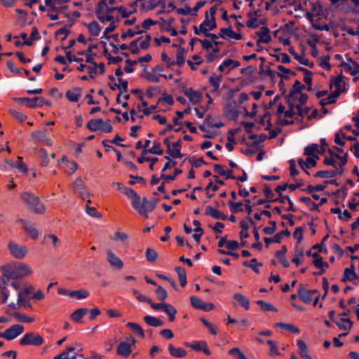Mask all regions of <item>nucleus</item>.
<instances>
[{
	"instance_id": "obj_30",
	"label": "nucleus",
	"mask_w": 359,
	"mask_h": 359,
	"mask_svg": "<svg viewBox=\"0 0 359 359\" xmlns=\"http://www.w3.org/2000/svg\"><path fill=\"white\" fill-rule=\"evenodd\" d=\"M227 205L232 214L243 212V208H242L243 203L242 201L233 202V201H229Z\"/></svg>"
},
{
	"instance_id": "obj_48",
	"label": "nucleus",
	"mask_w": 359,
	"mask_h": 359,
	"mask_svg": "<svg viewBox=\"0 0 359 359\" xmlns=\"http://www.w3.org/2000/svg\"><path fill=\"white\" fill-rule=\"evenodd\" d=\"M263 74L269 76L271 80H273L276 76H278V77H280L282 79H288V77L287 76L283 75L280 72L276 73L274 71H273L270 67H268L266 69V70H265V72H264Z\"/></svg>"
},
{
	"instance_id": "obj_20",
	"label": "nucleus",
	"mask_w": 359,
	"mask_h": 359,
	"mask_svg": "<svg viewBox=\"0 0 359 359\" xmlns=\"http://www.w3.org/2000/svg\"><path fill=\"white\" fill-rule=\"evenodd\" d=\"M298 297L306 304H309L313 299V297L302 285L298 289Z\"/></svg>"
},
{
	"instance_id": "obj_16",
	"label": "nucleus",
	"mask_w": 359,
	"mask_h": 359,
	"mask_svg": "<svg viewBox=\"0 0 359 359\" xmlns=\"http://www.w3.org/2000/svg\"><path fill=\"white\" fill-rule=\"evenodd\" d=\"M107 260L112 266L118 269H121L123 266L121 259L111 251L107 252Z\"/></svg>"
},
{
	"instance_id": "obj_31",
	"label": "nucleus",
	"mask_w": 359,
	"mask_h": 359,
	"mask_svg": "<svg viewBox=\"0 0 359 359\" xmlns=\"http://www.w3.org/2000/svg\"><path fill=\"white\" fill-rule=\"evenodd\" d=\"M101 124H102V118L91 119L87 123L86 128L90 131L96 132L99 131Z\"/></svg>"
},
{
	"instance_id": "obj_38",
	"label": "nucleus",
	"mask_w": 359,
	"mask_h": 359,
	"mask_svg": "<svg viewBox=\"0 0 359 359\" xmlns=\"http://www.w3.org/2000/svg\"><path fill=\"white\" fill-rule=\"evenodd\" d=\"M97 48V44H91L88 46V49L85 51L86 55V62H93V57L96 56L95 53H93V49H95Z\"/></svg>"
},
{
	"instance_id": "obj_44",
	"label": "nucleus",
	"mask_w": 359,
	"mask_h": 359,
	"mask_svg": "<svg viewBox=\"0 0 359 359\" xmlns=\"http://www.w3.org/2000/svg\"><path fill=\"white\" fill-rule=\"evenodd\" d=\"M38 155L41 158V165L46 166L49 163V158L47 151L44 149H41L38 152Z\"/></svg>"
},
{
	"instance_id": "obj_8",
	"label": "nucleus",
	"mask_w": 359,
	"mask_h": 359,
	"mask_svg": "<svg viewBox=\"0 0 359 359\" xmlns=\"http://www.w3.org/2000/svg\"><path fill=\"white\" fill-rule=\"evenodd\" d=\"M259 37L256 41V45L259 46L261 43H268L271 41L272 38L270 35V29L268 27H262L261 29L256 33Z\"/></svg>"
},
{
	"instance_id": "obj_47",
	"label": "nucleus",
	"mask_w": 359,
	"mask_h": 359,
	"mask_svg": "<svg viewBox=\"0 0 359 359\" xmlns=\"http://www.w3.org/2000/svg\"><path fill=\"white\" fill-rule=\"evenodd\" d=\"M13 316L19 322L31 323L34 321V318L28 317L26 315L18 312H14L13 313Z\"/></svg>"
},
{
	"instance_id": "obj_18",
	"label": "nucleus",
	"mask_w": 359,
	"mask_h": 359,
	"mask_svg": "<svg viewBox=\"0 0 359 359\" xmlns=\"http://www.w3.org/2000/svg\"><path fill=\"white\" fill-rule=\"evenodd\" d=\"M289 52L291 55L294 56V58L299 61V62L303 65L308 66L310 68H313L314 67V62H309L308 59L303 58L302 56H300L294 49L293 47H290L289 48Z\"/></svg>"
},
{
	"instance_id": "obj_37",
	"label": "nucleus",
	"mask_w": 359,
	"mask_h": 359,
	"mask_svg": "<svg viewBox=\"0 0 359 359\" xmlns=\"http://www.w3.org/2000/svg\"><path fill=\"white\" fill-rule=\"evenodd\" d=\"M275 326L277 327H280V328H284L288 331H290V332H292V333H294V334H299L300 332V330L292 325V324H287V323H276L275 324Z\"/></svg>"
},
{
	"instance_id": "obj_7",
	"label": "nucleus",
	"mask_w": 359,
	"mask_h": 359,
	"mask_svg": "<svg viewBox=\"0 0 359 359\" xmlns=\"http://www.w3.org/2000/svg\"><path fill=\"white\" fill-rule=\"evenodd\" d=\"M233 102H228L225 104L223 114L231 121H237L240 111L233 105Z\"/></svg>"
},
{
	"instance_id": "obj_27",
	"label": "nucleus",
	"mask_w": 359,
	"mask_h": 359,
	"mask_svg": "<svg viewBox=\"0 0 359 359\" xmlns=\"http://www.w3.org/2000/svg\"><path fill=\"white\" fill-rule=\"evenodd\" d=\"M233 298L237 301L245 310L248 311L250 309V302L244 295L236 293L233 294Z\"/></svg>"
},
{
	"instance_id": "obj_51",
	"label": "nucleus",
	"mask_w": 359,
	"mask_h": 359,
	"mask_svg": "<svg viewBox=\"0 0 359 359\" xmlns=\"http://www.w3.org/2000/svg\"><path fill=\"white\" fill-rule=\"evenodd\" d=\"M145 256L147 260L149 262H154L158 257L156 252L154 249L150 248H148L146 250Z\"/></svg>"
},
{
	"instance_id": "obj_5",
	"label": "nucleus",
	"mask_w": 359,
	"mask_h": 359,
	"mask_svg": "<svg viewBox=\"0 0 359 359\" xmlns=\"http://www.w3.org/2000/svg\"><path fill=\"white\" fill-rule=\"evenodd\" d=\"M44 342L43 338L34 332H27L20 340L21 346H39Z\"/></svg>"
},
{
	"instance_id": "obj_3",
	"label": "nucleus",
	"mask_w": 359,
	"mask_h": 359,
	"mask_svg": "<svg viewBox=\"0 0 359 359\" xmlns=\"http://www.w3.org/2000/svg\"><path fill=\"white\" fill-rule=\"evenodd\" d=\"M15 101L19 104H22L32 109L41 107L43 104L48 107L51 105V102L50 101L45 100L42 97H34L32 98L25 97H18L15 99Z\"/></svg>"
},
{
	"instance_id": "obj_17",
	"label": "nucleus",
	"mask_w": 359,
	"mask_h": 359,
	"mask_svg": "<svg viewBox=\"0 0 359 359\" xmlns=\"http://www.w3.org/2000/svg\"><path fill=\"white\" fill-rule=\"evenodd\" d=\"M131 344L128 342L121 341L117 347V354L122 356H128L131 353Z\"/></svg>"
},
{
	"instance_id": "obj_63",
	"label": "nucleus",
	"mask_w": 359,
	"mask_h": 359,
	"mask_svg": "<svg viewBox=\"0 0 359 359\" xmlns=\"http://www.w3.org/2000/svg\"><path fill=\"white\" fill-rule=\"evenodd\" d=\"M189 99L192 104H197L201 102L202 95L200 92L195 90Z\"/></svg>"
},
{
	"instance_id": "obj_62",
	"label": "nucleus",
	"mask_w": 359,
	"mask_h": 359,
	"mask_svg": "<svg viewBox=\"0 0 359 359\" xmlns=\"http://www.w3.org/2000/svg\"><path fill=\"white\" fill-rule=\"evenodd\" d=\"M228 353L234 355L238 359H248L245 355L237 347L233 348L228 351Z\"/></svg>"
},
{
	"instance_id": "obj_12",
	"label": "nucleus",
	"mask_w": 359,
	"mask_h": 359,
	"mask_svg": "<svg viewBox=\"0 0 359 359\" xmlns=\"http://www.w3.org/2000/svg\"><path fill=\"white\" fill-rule=\"evenodd\" d=\"M219 36L222 39H226V37L232 38L236 40H240L242 39V35L233 32L231 25L227 28H221L219 32Z\"/></svg>"
},
{
	"instance_id": "obj_6",
	"label": "nucleus",
	"mask_w": 359,
	"mask_h": 359,
	"mask_svg": "<svg viewBox=\"0 0 359 359\" xmlns=\"http://www.w3.org/2000/svg\"><path fill=\"white\" fill-rule=\"evenodd\" d=\"M8 250L11 254V255L18 259H23L27 253L28 252V249L25 245H19L13 241H10L8 245Z\"/></svg>"
},
{
	"instance_id": "obj_52",
	"label": "nucleus",
	"mask_w": 359,
	"mask_h": 359,
	"mask_svg": "<svg viewBox=\"0 0 359 359\" xmlns=\"http://www.w3.org/2000/svg\"><path fill=\"white\" fill-rule=\"evenodd\" d=\"M73 191L75 194L86 188L84 182L80 177H77L73 183Z\"/></svg>"
},
{
	"instance_id": "obj_40",
	"label": "nucleus",
	"mask_w": 359,
	"mask_h": 359,
	"mask_svg": "<svg viewBox=\"0 0 359 359\" xmlns=\"http://www.w3.org/2000/svg\"><path fill=\"white\" fill-rule=\"evenodd\" d=\"M300 201L305 203L312 211L318 210V204L311 201L309 197L302 196L300 197Z\"/></svg>"
},
{
	"instance_id": "obj_13",
	"label": "nucleus",
	"mask_w": 359,
	"mask_h": 359,
	"mask_svg": "<svg viewBox=\"0 0 359 359\" xmlns=\"http://www.w3.org/2000/svg\"><path fill=\"white\" fill-rule=\"evenodd\" d=\"M358 278V275L355 272V266L351 264L350 267L344 269V275L341 278L342 282L354 281L355 279Z\"/></svg>"
},
{
	"instance_id": "obj_41",
	"label": "nucleus",
	"mask_w": 359,
	"mask_h": 359,
	"mask_svg": "<svg viewBox=\"0 0 359 359\" xmlns=\"http://www.w3.org/2000/svg\"><path fill=\"white\" fill-rule=\"evenodd\" d=\"M184 54H185L184 48L180 46L178 48V50H177V52L176 54V57H177L176 65H178L179 67H182L184 64V62H185Z\"/></svg>"
},
{
	"instance_id": "obj_55",
	"label": "nucleus",
	"mask_w": 359,
	"mask_h": 359,
	"mask_svg": "<svg viewBox=\"0 0 359 359\" xmlns=\"http://www.w3.org/2000/svg\"><path fill=\"white\" fill-rule=\"evenodd\" d=\"M166 152L170 157L172 158H182L184 156V154L181 153L180 149L179 148L170 147L168 148Z\"/></svg>"
},
{
	"instance_id": "obj_46",
	"label": "nucleus",
	"mask_w": 359,
	"mask_h": 359,
	"mask_svg": "<svg viewBox=\"0 0 359 359\" xmlns=\"http://www.w3.org/2000/svg\"><path fill=\"white\" fill-rule=\"evenodd\" d=\"M271 57H273L276 61H280L282 63L287 64L291 62L290 57L287 53H281L280 55L278 54H270Z\"/></svg>"
},
{
	"instance_id": "obj_34",
	"label": "nucleus",
	"mask_w": 359,
	"mask_h": 359,
	"mask_svg": "<svg viewBox=\"0 0 359 359\" xmlns=\"http://www.w3.org/2000/svg\"><path fill=\"white\" fill-rule=\"evenodd\" d=\"M89 32L94 36H97L101 31V27L96 21H93L86 25Z\"/></svg>"
},
{
	"instance_id": "obj_10",
	"label": "nucleus",
	"mask_w": 359,
	"mask_h": 359,
	"mask_svg": "<svg viewBox=\"0 0 359 359\" xmlns=\"http://www.w3.org/2000/svg\"><path fill=\"white\" fill-rule=\"evenodd\" d=\"M24 330V327L20 324H15L6 330L7 340H13L20 335Z\"/></svg>"
},
{
	"instance_id": "obj_25",
	"label": "nucleus",
	"mask_w": 359,
	"mask_h": 359,
	"mask_svg": "<svg viewBox=\"0 0 359 359\" xmlns=\"http://www.w3.org/2000/svg\"><path fill=\"white\" fill-rule=\"evenodd\" d=\"M80 92H81V88H76L73 90H69L66 92L65 97L69 101L73 102H78V100L81 96Z\"/></svg>"
},
{
	"instance_id": "obj_14",
	"label": "nucleus",
	"mask_w": 359,
	"mask_h": 359,
	"mask_svg": "<svg viewBox=\"0 0 359 359\" xmlns=\"http://www.w3.org/2000/svg\"><path fill=\"white\" fill-rule=\"evenodd\" d=\"M343 78L344 77L342 75H339L336 77H332L330 79V89L331 90L332 88V86H334V87L336 88L334 91H338L339 96L340 95V94L341 93L346 91L345 88H342V86H341V82H342Z\"/></svg>"
},
{
	"instance_id": "obj_60",
	"label": "nucleus",
	"mask_w": 359,
	"mask_h": 359,
	"mask_svg": "<svg viewBox=\"0 0 359 359\" xmlns=\"http://www.w3.org/2000/svg\"><path fill=\"white\" fill-rule=\"evenodd\" d=\"M86 212L88 215L95 218H100L102 217V215L95 208L90 207L88 205H86Z\"/></svg>"
},
{
	"instance_id": "obj_33",
	"label": "nucleus",
	"mask_w": 359,
	"mask_h": 359,
	"mask_svg": "<svg viewBox=\"0 0 359 359\" xmlns=\"http://www.w3.org/2000/svg\"><path fill=\"white\" fill-rule=\"evenodd\" d=\"M163 311L168 314V320L170 322H173L175 320L177 310L174 306L165 303V306L163 308Z\"/></svg>"
},
{
	"instance_id": "obj_15",
	"label": "nucleus",
	"mask_w": 359,
	"mask_h": 359,
	"mask_svg": "<svg viewBox=\"0 0 359 359\" xmlns=\"http://www.w3.org/2000/svg\"><path fill=\"white\" fill-rule=\"evenodd\" d=\"M205 215L211 216L215 219L226 220L228 219L227 215L218 210L212 208V206H207L205 208Z\"/></svg>"
},
{
	"instance_id": "obj_1",
	"label": "nucleus",
	"mask_w": 359,
	"mask_h": 359,
	"mask_svg": "<svg viewBox=\"0 0 359 359\" xmlns=\"http://www.w3.org/2000/svg\"><path fill=\"white\" fill-rule=\"evenodd\" d=\"M2 274L7 280H16L22 278L32 273V271L25 264H6L1 267Z\"/></svg>"
},
{
	"instance_id": "obj_19",
	"label": "nucleus",
	"mask_w": 359,
	"mask_h": 359,
	"mask_svg": "<svg viewBox=\"0 0 359 359\" xmlns=\"http://www.w3.org/2000/svg\"><path fill=\"white\" fill-rule=\"evenodd\" d=\"M149 201L146 198L143 197L141 200L138 201V206H140L141 208H139L137 209H135L140 215L144 217V218H148L149 215H147V207L148 206Z\"/></svg>"
},
{
	"instance_id": "obj_23",
	"label": "nucleus",
	"mask_w": 359,
	"mask_h": 359,
	"mask_svg": "<svg viewBox=\"0 0 359 359\" xmlns=\"http://www.w3.org/2000/svg\"><path fill=\"white\" fill-rule=\"evenodd\" d=\"M222 81V76H216L214 73L209 77V84L213 88L212 90V93L217 92L220 86Z\"/></svg>"
},
{
	"instance_id": "obj_45",
	"label": "nucleus",
	"mask_w": 359,
	"mask_h": 359,
	"mask_svg": "<svg viewBox=\"0 0 359 359\" xmlns=\"http://www.w3.org/2000/svg\"><path fill=\"white\" fill-rule=\"evenodd\" d=\"M318 144L313 143L306 147L304 149V154L308 156V157L314 156L316 151L318 152Z\"/></svg>"
},
{
	"instance_id": "obj_22",
	"label": "nucleus",
	"mask_w": 359,
	"mask_h": 359,
	"mask_svg": "<svg viewBox=\"0 0 359 359\" xmlns=\"http://www.w3.org/2000/svg\"><path fill=\"white\" fill-rule=\"evenodd\" d=\"M169 353L175 358H183L187 355V351L182 348H175L173 345L169 344L168 347Z\"/></svg>"
},
{
	"instance_id": "obj_49",
	"label": "nucleus",
	"mask_w": 359,
	"mask_h": 359,
	"mask_svg": "<svg viewBox=\"0 0 359 359\" xmlns=\"http://www.w3.org/2000/svg\"><path fill=\"white\" fill-rule=\"evenodd\" d=\"M211 115H208L206 116L205 120H204V124L207 125L208 127L210 128H221L222 126H224V124L221 122V121H219V122H216V123H214V121H211Z\"/></svg>"
},
{
	"instance_id": "obj_64",
	"label": "nucleus",
	"mask_w": 359,
	"mask_h": 359,
	"mask_svg": "<svg viewBox=\"0 0 359 359\" xmlns=\"http://www.w3.org/2000/svg\"><path fill=\"white\" fill-rule=\"evenodd\" d=\"M126 65L124 67V72L126 73H132L134 72V69L133 66L137 63L136 60H132L130 59H127L125 61Z\"/></svg>"
},
{
	"instance_id": "obj_61",
	"label": "nucleus",
	"mask_w": 359,
	"mask_h": 359,
	"mask_svg": "<svg viewBox=\"0 0 359 359\" xmlns=\"http://www.w3.org/2000/svg\"><path fill=\"white\" fill-rule=\"evenodd\" d=\"M18 161L15 163V168L18 169L23 173H26L28 170L27 165L22 162V157L18 156Z\"/></svg>"
},
{
	"instance_id": "obj_39",
	"label": "nucleus",
	"mask_w": 359,
	"mask_h": 359,
	"mask_svg": "<svg viewBox=\"0 0 359 359\" xmlns=\"http://www.w3.org/2000/svg\"><path fill=\"white\" fill-rule=\"evenodd\" d=\"M256 304L259 305L264 311L276 312L278 310L271 304L264 302V300H257Z\"/></svg>"
},
{
	"instance_id": "obj_9",
	"label": "nucleus",
	"mask_w": 359,
	"mask_h": 359,
	"mask_svg": "<svg viewBox=\"0 0 359 359\" xmlns=\"http://www.w3.org/2000/svg\"><path fill=\"white\" fill-rule=\"evenodd\" d=\"M124 195H126L129 199L131 200V206L133 209H140L141 207L138 206V201L141 200L140 195L137 194L133 189L126 187L123 191Z\"/></svg>"
},
{
	"instance_id": "obj_35",
	"label": "nucleus",
	"mask_w": 359,
	"mask_h": 359,
	"mask_svg": "<svg viewBox=\"0 0 359 359\" xmlns=\"http://www.w3.org/2000/svg\"><path fill=\"white\" fill-rule=\"evenodd\" d=\"M340 330H346L351 329L353 322L349 318H341L340 322H335Z\"/></svg>"
},
{
	"instance_id": "obj_32",
	"label": "nucleus",
	"mask_w": 359,
	"mask_h": 359,
	"mask_svg": "<svg viewBox=\"0 0 359 359\" xmlns=\"http://www.w3.org/2000/svg\"><path fill=\"white\" fill-rule=\"evenodd\" d=\"M175 271L177 273L178 279L182 287L187 285V273L185 269L182 266L175 267Z\"/></svg>"
},
{
	"instance_id": "obj_11",
	"label": "nucleus",
	"mask_w": 359,
	"mask_h": 359,
	"mask_svg": "<svg viewBox=\"0 0 359 359\" xmlns=\"http://www.w3.org/2000/svg\"><path fill=\"white\" fill-rule=\"evenodd\" d=\"M19 222L22 224L23 229L33 239H36L39 237V231L35 228L34 224L30 222H28L24 219H19Z\"/></svg>"
},
{
	"instance_id": "obj_36",
	"label": "nucleus",
	"mask_w": 359,
	"mask_h": 359,
	"mask_svg": "<svg viewBox=\"0 0 359 359\" xmlns=\"http://www.w3.org/2000/svg\"><path fill=\"white\" fill-rule=\"evenodd\" d=\"M126 327L137 333L141 338L144 337V330L138 323L129 322L126 324Z\"/></svg>"
},
{
	"instance_id": "obj_43",
	"label": "nucleus",
	"mask_w": 359,
	"mask_h": 359,
	"mask_svg": "<svg viewBox=\"0 0 359 359\" xmlns=\"http://www.w3.org/2000/svg\"><path fill=\"white\" fill-rule=\"evenodd\" d=\"M316 177L332 178L336 177V173L333 170H319L314 174Z\"/></svg>"
},
{
	"instance_id": "obj_50",
	"label": "nucleus",
	"mask_w": 359,
	"mask_h": 359,
	"mask_svg": "<svg viewBox=\"0 0 359 359\" xmlns=\"http://www.w3.org/2000/svg\"><path fill=\"white\" fill-rule=\"evenodd\" d=\"M182 172V170L181 169L175 168L174 170L173 175H172V174H170V175L161 174L160 176V178H161L163 180H165L167 182H171V181H173L176 178V177L178 175L181 174Z\"/></svg>"
},
{
	"instance_id": "obj_57",
	"label": "nucleus",
	"mask_w": 359,
	"mask_h": 359,
	"mask_svg": "<svg viewBox=\"0 0 359 359\" xmlns=\"http://www.w3.org/2000/svg\"><path fill=\"white\" fill-rule=\"evenodd\" d=\"M290 235V231L287 229H285L284 231H281L276 233L273 237V242L276 243H280L281 239L283 238V236H289Z\"/></svg>"
},
{
	"instance_id": "obj_29",
	"label": "nucleus",
	"mask_w": 359,
	"mask_h": 359,
	"mask_svg": "<svg viewBox=\"0 0 359 359\" xmlns=\"http://www.w3.org/2000/svg\"><path fill=\"white\" fill-rule=\"evenodd\" d=\"M143 319L146 324L151 327H156L163 325V322L162 320L151 316H145Z\"/></svg>"
},
{
	"instance_id": "obj_24",
	"label": "nucleus",
	"mask_w": 359,
	"mask_h": 359,
	"mask_svg": "<svg viewBox=\"0 0 359 359\" xmlns=\"http://www.w3.org/2000/svg\"><path fill=\"white\" fill-rule=\"evenodd\" d=\"M32 137L39 141V142H41L42 143L48 145V146H51L52 145V141L48 139L43 132L40 131V130H37V131H34L32 133Z\"/></svg>"
},
{
	"instance_id": "obj_2",
	"label": "nucleus",
	"mask_w": 359,
	"mask_h": 359,
	"mask_svg": "<svg viewBox=\"0 0 359 359\" xmlns=\"http://www.w3.org/2000/svg\"><path fill=\"white\" fill-rule=\"evenodd\" d=\"M21 200L34 213L41 214L45 211V206L40 203L39 197L29 191H25L21 194Z\"/></svg>"
},
{
	"instance_id": "obj_26",
	"label": "nucleus",
	"mask_w": 359,
	"mask_h": 359,
	"mask_svg": "<svg viewBox=\"0 0 359 359\" xmlns=\"http://www.w3.org/2000/svg\"><path fill=\"white\" fill-rule=\"evenodd\" d=\"M74 349L72 346H67L66 351L53 358V359H76V354H72Z\"/></svg>"
},
{
	"instance_id": "obj_21",
	"label": "nucleus",
	"mask_w": 359,
	"mask_h": 359,
	"mask_svg": "<svg viewBox=\"0 0 359 359\" xmlns=\"http://www.w3.org/2000/svg\"><path fill=\"white\" fill-rule=\"evenodd\" d=\"M89 312L87 308H81L76 309L71 314V319L76 323H81V318Z\"/></svg>"
},
{
	"instance_id": "obj_4",
	"label": "nucleus",
	"mask_w": 359,
	"mask_h": 359,
	"mask_svg": "<svg viewBox=\"0 0 359 359\" xmlns=\"http://www.w3.org/2000/svg\"><path fill=\"white\" fill-rule=\"evenodd\" d=\"M104 8L107 13H112L114 11H118L121 14V17L123 18H128L133 13L127 12L123 6L109 7L107 6V0H100L95 6V13L102 14L104 11Z\"/></svg>"
},
{
	"instance_id": "obj_59",
	"label": "nucleus",
	"mask_w": 359,
	"mask_h": 359,
	"mask_svg": "<svg viewBox=\"0 0 359 359\" xmlns=\"http://www.w3.org/2000/svg\"><path fill=\"white\" fill-rule=\"evenodd\" d=\"M249 224H250L251 225H254L255 222L250 217L248 216L245 218V219H243L240 222V226L241 228V230L248 231L249 229Z\"/></svg>"
},
{
	"instance_id": "obj_28",
	"label": "nucleus",
	"mask_w": 359,
	"mask_h": 359,
	"mask_svg": "<svg viewBox=\"0 0 359 359\" xmlns=\"http://www.w3.org/2000/svg\"><path fill=\"white\" fill-rule=\"evenodd\" d=\"M339 97V93L338 91H334L332 93H331L327 99H322L319 101V104L322 107H324L327 104H334L337 102V99Z\"/></svg>"
},
{
	"instance_id": "obj_54",
	"label": "nucleus",
	"mask_w": 359,
	"mask_h": 359,
	"mask_svg": "<svg viewBox=\"0 0 359 359\" xmlns=\"http://www.w3.org/2000/svg\"><path fill=\"white\" fill-rule=\"evenodd\" d=\"M297 346L298 347V351L301 357H303L304 354L308 353V348L306 343L302 339L297 340Z\"/></svg>"
},
{
	"instance_id": "obj_56",
	"label": "nucleus",
	"mask_w": 359,
	"mask_h": 359,
	"mask_svg": "<svg viewBox=\"0 0 359 359\" xmlns=\"http://www.w3.org/2000/svg\"><path fill=\"white\" fill-rule=\"evenodd\" d=\"M150 154L161 155L163 153V150L161 148V143L156 141L154 142V145L151 148L148 149Z\"/></svg>"
},
{
	"instance_id": "obj_58",
	"label": "nucleus",
	"mask_w": 359,
	"mask_h": 359,
	"mask_svg": "<svg viewBox=\"0 0 359 359\" xmlns=\"http://www.w3.org/2000/svg\"><path fill=\"white\" fill-rule=\"evenodd\" d=\"M217 6H213L210 8V14L211 16L212 22L210 25V29L213 30L217 27V23L215 22V14L217 12Z\"/></svg>"
},
{
	"instance_id": "obj_53",
	"label": "nucleus",
	"mask_w": 359,
	"mask_h": 359,
	"mask_svg": "<svg viewBox=\"0 0 359 359\" xmlns=\"http://www.w3.org/2000/svg\"><path fill=\"white\" fill-rule=\"evenodd\" d=\"M155 294L158 300L163 302L168 297L167 291L161 286H158L155 290Z\"/></svg>"
},
{
	"instance_id": "obj_42",
	"label": "nucleus",
	"mask_w": 359,
	"mask_h": 359,
	"mask_svg": "<svg viewBox=\"0 0 359 359\" xmlns=\"http://www.w3.org/2000/svg\"><path fill=\"white\" fill-rule=\"evenodd\" d=\"M89 295L88 292L85 290L81 289L79 290L71 291L70 297H76L77 299H85Z\"/></svg>"
}]
</instances>
